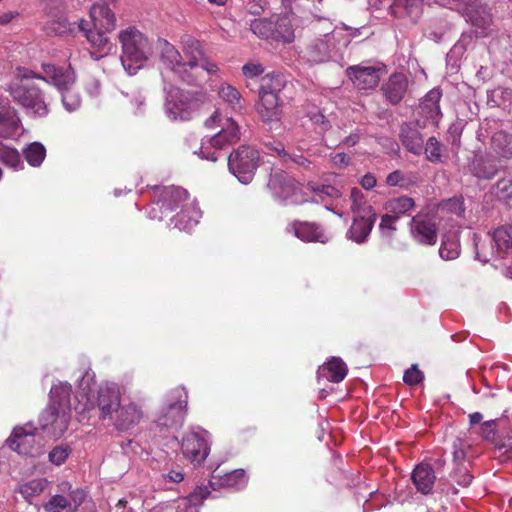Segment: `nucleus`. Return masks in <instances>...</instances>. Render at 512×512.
I'll return each mask as SVG.
<instances>
[{"mask_svg": "<svg viewBox=\"0 0 512 512\" xmlns=\"http://www.w3.org/2000/svg\"><path fill=\"white\" fill-rule=\"evenodd\" d=\"M72 388L69 384H59L51 388L50 403L39 417L42 431L54 438L61 437L70 422Z\"/></svg>", "mask_w": 512, "mask_h": 512, "instance_id": "obj_1", "label": "nucleus"}, {"mask_svg": "<svg viewBox=\"0 0 512 512\" xmlns=\"http://www.w3.org/2000/svg\"><path fill=\"white\" fill-rule=\"evenodd\" d=\"M181 43L182 51L187 59L184 61L186 69L184 82L189 85H200L207 80L208 76L217 74V65L208 60L197 39L185 35L182 37Z\"/></svg>", "mask_w": 512, "mask_h": 512, "instance_id": "obj_2", "label": "nucleus"}, {"mask_svg": "<svg viewBox=\"0 0 512 512\" xmlns=\"http://www.w3.org/2000/svg\"><path fill=\"white\" fill-rule=\"evenodd\" d=\"M119 39L122 44V65L130 75H134L151 55L150 42L136 29L122 31Z\"/></svg>", "mask_w": 512, "mask_h": 512, "instance_id": "obj_3", "label": "nucleus"}, {"mask_svg": "<svg viewBox=\"0 0 512 512\" xmlns=\"http://www.w3.org/2000/svg\"><path fill=\"white\" fill-rule=\"evenodd\" d=\"M349 40L343 29H333L321 37L312 39L303 51V57L312 64H321L335 60L346 47Z\"/></svg>", "mask_w": 512, "mask_h": 512, "instance_id": "obj_4", "label": "nucleus"}, {"mask_svg": "<svg viewBox=\"0 0 512 512\" xmlns=\"http://www.w3.org/2000/svg\"><path fill=\"white\" fill-rule=\"evenodd\" d=\"M205 101L202 93L171 86L166 90L165 113L171 120L188 121Z\"/></svg>", "mask_w": 512, "mask_h": 512, "instance_id": "obj_5", "label": "nucleus"}, {"mask_svg": "<svg viewBox=\"0 0 512 512\" xmlns=\"http://www.w3.org/2000/svg\"><path fill=\"white\" fill-rule=\"evenodd\" d=\"M10 95L28 114L45 117L49 113V100L45 92L31 82L14 83L10 86Z\"/></svg>", "mask_w": 512, "mask_h": 512, "instance_id": "obj_6", "label": "nucleus"}, {"mask_svg": "<svg viewBox=\"0 0 512 512\" xmlns=\"http://www.w3.org/2000/svg\"><path fill=\"white\" fill-rule=\"evenodd\" d=\"M229 171L243 183L252 181L260 162V153L250 145H241L228 156Z\"/></svg>", "mask_w": 512, "mask_h": 512, "instance_id": "obj_7", "label": "nucleus"}, {"mask_svg": "<svg viewBox=\"0 0 512 512\" xmlns=\"http://www.w3.org/2000/svg\"><path fill=\"white\" fill-rule=\"evenodd\" d=\"M6 445L18 454L35 457L42 451L43 438L31 423H27L14 427Z\"/></svg>", "mask_w": 512, "mask_h": 512, "instance_id": "obj_8", "label": "nucleus"}, {"mask_svg": "<svg viewBox=\"0 0 512 512\" xmlns=\"http://www.w3.org/2000/svg\"><path fill=\"white\" fill-rule=\"evenodd\" d=\"M240 138L241 132L239 125L232 118H227L221 130L208 139V145L206 146L205 143L202 144L198 154L203 159L216 162L219 158V153L216 150L233 145L237 143Z\"/></svg>", "mask_w": 512, "mask_h": 512, "instance_id": "obj_9", "label": "nucleus"}, {"mask_svg": "<svg viewBox=\"0 0 512 512\" xmlns=\"http://www.w3.org/2000/svg\"><path fill=\"white\" fill-rule=\"evenodd\" d=\"M121 403L119 389L115 386L102 385L99 387L96 396L88 397L83 405L82 411H89L98 408L99 419L110 420Z\"/></svg>", "mask_w": 512, "mask_h": 512, "instance_id": "obj_10", "label": "nucleus"}, {"mask_svg": "<svg viewBox=\"0 0 512 512\" xmlns=\"http://www.w3.org/2000/svg\"><path fill=\"white\" fill-rule=\"evenodd\" d=\"M345 73L357 89H374L378 86L382 75L385 73V65L382 63L373 65L360 63L347 67Z\"/></svg>", "mask_w": 512, "mask_h": 512, "instance_id": "obj_11", "label": "nucleus"}, {"mask_svg": "<svg viewBox=\"0 0 512 512\" xmlns=\"http://www.w3.org/2000/svg\"><path fill=\"white\" fill-rule=\"evenodd\" d=\"M268 187L275 196L290 204H301L303 199L299 198L301 191L299 183L282 170H276L270 174Z\"/></svg>", "mask_w": 512, "mask_h": 512, "instance_id": "obj_12", "label": "nucleus"}, {"mask_svg": "<svg viewBox=\"0 0 512 512\" xmlns=\"http://www.w3.org/2000/svg\"><path fill=\"white\" fill-rule=\"evenodd\" d=\"M181 450L185 458L194 465H200L208 456L210 446L208 433L205 430L187 432L181 442Z\"/></svg>", "mask_w": 512, "mask_h": 512, "instance_id": "obj_13", "label": "nucleus"}, {"mask_svg": "<svg viewBox=\"0 0 512 512\" xmlns=\"http://www.w3.org/2000/svg\"><path fill=\"white\" fill-rule=\"evenodd\" d=\"M188 393L184 387H177L170 393L166 413L160 418L164 426H182L187 415Z\"/></svg>", "mask_w": 512, "mask_h": 512, "instance_id": "obj_14", "label": "nucleus"}, {"mask_svg": "<svg viewBox=\"0 0 512 512\" xmlns=\"http://www.w3.org/2000/svg\"><path fill=\"white\" fill-rule=\"evenodd\" d=\"M354 215L352 224L347 231V237L358 244H362L367 241L377 219V214L371 206H366L363 213Z\"/></svg>", "mask_w": 512, "mask_h": 512, "instance_id": "obj_15", "label": "nucleus"}, {"mask_svg": "<svg viewBox=\"0 0 512 512\" xmlns=\"http://www.w3.org/2000/svg\"><path fill=\"white\" fill-rule=\"evenodd\" d=\"M143 418L141 407L134 403H120L119 408L115 411L109 420L118 431H128L139 424Z\"/></svg>", "mask_w": 512, "mask_h": 512, "instance_id": "obj_16", "label": "nucleus"}, {"mask_svg": "<svg viewBox=\"0 0 512 512\" xmlns=\"http://www.w3.org/2000/svg\"><path fill=\"white\" fill-rule=\"evenodd\" d=\"M413 238L425 245H434L437 241V225L428 214L415 215L410 223Z\"/></svg>", "mask_w": 512, "mask_h": 512, "instance_id": "obj_17", "label": "nucleus"}, {"mask_svg": "<svg viewBox=\"0 0 512 512\" xmlns=\"http://www.w3.org/2000/svg\"><path fill=\"white\" fill-rule=\"evenodd\" d=\"M287 231L304 242L325 244L330 239L324 228L316 222L294 220L287 226Z\"/></svg>", "mask_w": 512, "mask_h": 512, "instance_id": "obj_18", "label": "nucleus"}, {"mask_svg": "<svg viewBox=\"0 0 512 512\" xmlns=\"http://www.w3.org/2000/svg\"><path fill=\"white\" fill-rule=\"evenodd\" d=\"M462 13L467 22L481 30V35H485L492 24L490 9L479 0L467 2L462 8Z\"/></svg>", "mask_w": 512, "mask_h": 512, "instance_id": "obj_19", "label": "nucleus"}, {"mask_svg": "<svg viewBox=\"0 0 512 512\" xmlns=\"http://www.w3.org/2000/svg\"><path fill=\"white\" fill-rule=\"evenodd\" d=\"M154 192L155 196L161 200L165 211H168L169 214L180 209L186 202L192 201L189 193L181 187L157 186L154 188Z\"/></svg>", "mask_w": 512, "mask_h": 512, "instance_id": "obj_20", "label": "nucleus"}, {"mask_svg": "<svg viewBox=\"0 0 512 512\" xmlns=\"http://www.w3.org/2000/svg\"><path fill=\"white\" fill-rule=\"evenodd\" d=\"M158 48L160 49V59L163 64L184 82L186 69L180 52L165 39L158 41Z\"/></svg>", "mask_w": 512, "mask_h": 512, "instance_id": "obj_21", "label": "nucleus"}, {"mask_svg": "<svg viewBox=\"0 0 512 512\" xmlns=\"http://www.w3.org/2000/svg\"><path fill=\"white\" fill-rule=\"evenodd\" d=\"M407 87V77L402 73H394L382 84L381 91L390 104L397 105L404 98Z\"/></svg>", "mask_w": 512, "mask_h": 512, "instance_id": "obj_22", "label": "nucleus"}, {"mask_svg": "<svg viewBox=\"0 0 512 512\" xmlns=\"http://www.w3.org/2000/svg\"><path fill=\"white\" fill-rule=\"evenodd\" d=\"M46 79H50L51 83L57 87L59 91L67 90L74 86L76 77L72 68L57 67L53 64L43 63L41 65Z\"/></svg>", "mask_w": 512, "mask_h": 512, "instance_id": "obj_23", "label": "nucleus"}, {"mask_svg": "<svg viewBox=\"0 0 512 512\" xmlns=\"http://www.w3.org/2000/svg\"><path fill=\"white\" fill-rule=\"evenodd\" d=\"M411 480L419 493L429 495L433 491L436 474L429 463L421 462L413 469Z\"/></svg>", "mask_w": 512, "mask_h": 512, "instance_id": "obj_24", "label": "nucleus"}, {"mask_svg": "<svg viewBox=\"0 0 512 512\" xmlns=\"http://www.w3.org/2000/svg\"><path fill=\"white\" fill-rule=\"evenodd\" d=\"M20 119L9 101L0 98V137L9 138L17 134Z\"/></svg>", "mask_w": 512, "mask_h": 512, "instance_id": "obj_25", "label": "nucleus"}, {"mask_svg": "<svg viewBox=\"0 0 512 512\" xmlns=\"http://www.w3.org/2000/svg\"><path fill=\"white\" fill-rule=\"evenodd\" d=\"M399 139L402 145L414 155H421L424 149V138L414 123H403L400 127Z\"/></svg>", "mask_w": 512, "mask_h": 512, "instance_id": "obj_26", "label": "nucleus"}, {"mask_svg": "<svg viewBox=\"0 0 512 512\" xmlns=\"http://www.w3.org/2000/svg\"><path fill=\"white\" fill-rule=\"evenodd\" d=\"M201 211L194 200L186 202L180 210L170 219L171 224L179 230L189 231L199 222Z\"/></svg>", "mask_w": 512, "mask_h": 512, "instance_id": "obj_27", "label": "nucleus"}, {"mask_svg": "<svg viewBox=\"0 0 512 512\" xmlns=\"http://www.w3.org/2000/svg\"><path fill=\"white\" fill-rule=\"evenodd\" d=\"M256 110L264 122L279 121L282 115V105L279 96L259 94Z\"/></svg>", "mask_w": 512, "mask_h": 512, "instance_id": "obj_28", "label": "nucleus"}, {"mask_svg": "<svg viewBox=\"0 0 512 512\" xmlns=\"http://www.w3.org/2000/svg\"><path fill=\"white\" fill-rule=\"evenodd\" d=\"M216 472L215 470L209 481L210 486L214 490L217 487L241 489L247 484V476L243 469H236L224 475H220L219 473L215 474Z\"/></svg>", "mask_w": 512, "mask_h": 512, "instance_id": "obj_29", "label": "nucleus"}, {"mask_svg": "<svg viewBox=\"0 0 512 512\" xmlns=\"http://www.w3.org/2000/svg\"><path fill=\"white\" fill-rule=\"evenodd\" d=\"M108 32L100 29H89L86 32V38L91 45L90 54L95 60L105 57L112 50L113 45L106 36Z\"/></svg>", "mask_w": 512, "mask_h": 512, "instance_id": "obj_30", "label": "nucleus"}, {"mask_svg": "<svg viewBox=\"0 0 512 512\" xmlns=\"http://www.w3.org/2000/svg\"><path fill=\"white\" fill-rule=\"evenodd\" d=\"M94 29L113 31L116 27V17L105 3H96L90 9Z\"/></svg>", "mask_w": 512, "mask_h": 512, "instance_id": "obj_31", "label": "nucleus"}, {"mask_svg": "<svg viewBox=\"0 0 512 512\" xmlns=\"http://www.w3.org/2000/svg\"><path fill=\"white\" fill-rule=\"evenodd\" d=\"M348 369L341 358L332 357L319 367L318 376L333 383L341 382L347 375Z\"/></svg>", "mask_w": 512, "mask_h": 512, "instance_id": "obj_32", "label": "nucleus"}, {"mask_svg": "<svg viewBox=\"0 0 512 512\" xmlns=\"http://www.w3.org/2000/svg\"><path fill=\"white\" fill-rule=\"evenodd\" d=\"M497 426L498 419L483 422L480 426V435L486 441L494 444L496 451H498L500 455H505L507 459H511L512 447L504 443H499L497 440Z\"/></svg>", "mask_w": 512, "mask_h": 512, "instance_id": "obj_33", "label": "nucleus"}, {"mask_svg": "<svg viewBox=\"0 0 512 512\" xmlns=\"http://www.w3.org/2000/svg\"><path fill=\"white\" fill-rule=\"evenodd\" d=\"M492 240L495 245L494 253L503 258L512 249V226H501L492 233Z\"/></svg>", "mask_w": 512, "mask_h": 512, "instance_id": "obj_34", "label": "nucleus"}, {"mask_svg": "<svg viewBox=\"0 0 512 512\" xmlns=\"http://www.w3.org/2000/svg\"><path fill=\"white\" fill-rule=\"evenodd\" d=\"M422 3L423 0H395L390 8L395 17L408 16L415 21L421 14Z\"/></svg>", "mask_w": 512, "mask_h": 512, "instance_id": "obj_35", "label": "nucleus"}, {"mask_svg": "<svg viewBox=\"0 0 512 512\" xmlns=\"http://www.w3.org/2000/svg\"><path fill=\"white\" fill-rule=\"evenodd\" d=\"M441 92L439 89L430 90L421 101L419 108L421 114L427 119L435 121L440 115L439 101Z\"/></svg>", "mask_w": 512, "mask_h": 512, "instance_id": "obj_36", "label": "nucleus"}, {"mask_svg": "<svg viewBox=\"0 0 512 512\" xmlns=\"http://www.w3.org/2000/svg\"><path fill=\"white\" fill-rule=\"evenodd\" d=\"M491 149L499 157L512 159V134L497 131L491 138Z\"/></svg>", "mask_w": 512, "mask_h": 512, "instance_id": "obj_37", "label": "nucleus"}, {"mask_svg": "<svg viewBox=\"0 0 512 512\" xmlns=\"http://www.w3.org/2000/svg\"><path fill=\"white\" fill-rule=\"evenodd\" d=\"M440 257L444 260H454L460 255V242L457 232L446 233L439 249Z\"/></svg>", "mask_w": 512, "mask_h": 512, "instance_id": "obj_38", "label": "nucleus"}, {"mask_svg": "<svg viewBox=\"0 0 512 512\" xmlns=\"http://www.w3.org/2000/svg\"><path fill=\"white\" fill-rule=\"evenodd\" d=\"M286 80L281 74H267L261 79L259 94L279 96L284 89Z\"/></svg>", "mask_w": 512, "mask_h": 512, "instance_id": "obj_39", "label": "nucleus"}, {"mask_svg": "<svg viewBox=\"0 0 512 512\" xmlns=\"http://www.w3.org/2000/svg\"><path fill=\"white\" fill-rule=\"evenodd\" d=\"M415 208V201L408 196H400L392 198L385 204V209L392 215L397 216V219L402 215L408 214Z\"/></svg>", "mask_w": 512, "mask_h": 512, "instance_id": "obj_40", "label": "nucleus"}, {"mask_svg": "<svg viewBox=\"0 0 512 512\" xmlns=\"http://www.w3.org/2000/svg\"><path fill=\"white\" fill-rule=\"evenodd\" d=\"M490 193L498 200L505 204L512 202V175H508L499 179L490 188Z\"/></svg>", "mask_w": 512, "mask_h": 512, "instance_id": "obj_41", "label": "nucleus"}, {"mask_svg": "<svg viewBox=\"0 0 512 512\" xmlns=\"http://www.w3.org/2000/svg\"><path fill=\"white\" fill-rule=\"evenodd\" d=\"M471 171L472 174L479 179L490 180L497 175L498 167L491 161L476 159L472 163Z\"/></svg>", "mask_w": 512, "mask_h": 512, "instance_id": "obj_42", "label": "nucleus"}, {"mask_svg": "<svg viewBox=\"0 0 512 512\" xmlns=\"http://www.w3.org/2000/svg\"><path fill=\"white\" fill-rule=\"evenodd\" d=\"M275 29H273V39L290 43L294 39V31L290 21L286 17L277 18L273 22Z\"/></svg>", "mask_w": 512, "mask_h": 512, "instance_id": "obj_43", "label": "nucleus"}, {"mask_svg": "<svg viewBox=\"0 0 512 512\" xmlns=\"http://www.w3.org/2000/svg\"><path fill=\"white\" fill-rule=\"evenodd\" d=\"M0 162L16 171L24 167L19 152L15 148H11L0 143Z\"/></svg>", "mask_w": 512, "mask_h": 512, "instance_id": "obj_44", "label": "nucleus"}, {"mask_svg": "<svg viewBox=\"0 0 512 512\" xmlns=\"http://www.w3.org/2000/svg\"><path fill=\"white\" fill-rule=\"evenodd\" d=\"M23 155L31 166L39 167L46 157V148L39 142H33L23 150Z\"/></svg>", "mask_w": 512, "mask_h": 512, "instance_id": "obj_45", "label": "nucleus"}, {"mask_svg": "<svg viewBox=\"0 0 512 512\" xmlns=\"http://www.w3.org/2000/svg\"><path fill=\"white\" fill-rule=\"evenodd\" d=\"M47 485L48 481L46 478L32 479L22 484L19 487V492L26 500L30 501L33 497L43 493Z\"/></svg>", "mask_w": 512, "mask_h": 512, "instance_id": "obj_46", "label": "nucleus"}, {"mask_svg": "<svg viewBox=\"0 0 512 512\" xmlns=\"http://www.w3.org/2000/svg\"><path fill=\"white\" fill-rule=\"evenodd\" d=\"M273 22L267 18L254 19L250 23V30L261 39H273Z\"/></svg>", "mask_w": 512, "mask_h": 512, "instance_id": "obj_47", "label": "nucleus"}, {"mask_svg": "<svg viewBox=\"0 0 512 512\" xmlns=\"http://www.w3.org/2000/svg\"><path fill=\"white\" fill-rule=\"evenodd\" d=\"M45 512H62L71 509V501L64 495H53L47 502L43 504Z\"/></svg>", "mask_w": 512, "mask_h": 512, "instance_id": "obj_48", "label": "nucleus"}, {"mask_svg": "<svg viewBox=\"0 0 512 512\" xmlns=\"http://www.w3.org/2000/svg\"><path fill=\"white\" fill-rule=\"evenodd\" d=\"M60 92L62 94V103L69 112L75 111L81 106V97L75 91L74 86Z\"/></svg>", "mask_w": 512, "mask_h": 512, "instance_id": "obj_49", "label": "nucleus"}, {"mask_svg": "<svg viewBox=\"0 0 512 512\" xmlns=\"http://www.w3.org/2000/svg\"><path fill=\"white\" fill-rule=\"evenodd\" d=\"M153 193H154L153 201L151 204L147 205V207L145 208V211L150 219L161 221L164 218L168 217L170 214L168 211H165L161 200L159 199V197L155 196L154 191H153Z\"/></svg>", "mask_w": 512, "mask_h": 512, "instance_id": "obj_50", "label": "nucleus"}, {"mask_svg": "<svg viewBox=\"0 0 512 512\" xmlns=\"http://www.w3.org/2000/svg\"><path fill=\"white\" fill-rule=\"evenodd\" d=\"M470 449L471 445L463 439L457 438L453 442V461L457 466H459L465 461L467 457V452Z\"/></svg>", "mask_w": 512, "mask_h": 512, "instance_id": "obj_51", "label": "nucleus"}, {"mask_svg": "<svg viewBox=\"0 0 512 512\" xmlns=\"http://www.w3.org/2000/svg\"><path fill=\"white\" fill-rule=\"evenodd\" d=\"M423 151L430 162L441 161V143L435 137L428 138Z\"/></svg>", "mask_w": 512, "mask_h": 512, "instance_id": "obj_52", "label": "nucleus"}, {"mask_svg": "<svg viewBox=\"0 0 512 512\" xmlns=\"http://www.w3.org/2000/svg\"><path fill=\"white\" fill-rule=\"evenodd\" d=\"M440 209L442 211L455 214V215H462L465 208H464V201L460 197H453L447 200H444L439 205Z\"/></svg>", "mask_w": 512, "mask_h": 512, "instance_id": "obj_53", "label": "nucleus"}, {"mask_svg": "<svg viewBox=\"0 0 512 512\" xmlns=\"http://www.w3.org/2000/svg\"><path fill=\"white\" fill-rule=\"evenodd\" d=\"M219 96L233 107H240L241 95L239 91L231 85H222L219 90Z\"/></svg>", "mask_w": 512, "mask_h": 512, "instance_id": "obj_54", "label": "nucleus"}, {"mask_svg": "<svg viewBox=\"0 0 512 512\" xmlns=\"http://www.w3.org/2000/svg\"><path fill=\"white\" fill-rule=\"evenodd\" d=\"M397 216L390 214L388 211L381 217L379 229L384 237L391 238L396 231Z\"/></svg>", "mask_w": 512, "mask_h": 512, "instance_id": "obj_55", "label": "nucleus"}, {"mask_svg": "<svg viewBox=\"0 0 512 512\" xmlns=\"http://www.w3.org/2000/svg\"><path fill=\"white\" fill-rule=\"evenodd\" d=\"M308 187L321 199L324 197L339 198L341 196L340 190L332 185L308 184Z\"/></svg>", "mask_w": 512, "mask_h": 512, "instance_id": "obj_56", "label": "nucleus"}, {"mask_svg": "<svg viewBox=\"0 0 512 512\" xmlns=\"http://www.w3.org/2000/svg\"><path fill=\"white\" fill-rule=\"evenodd\" d=\"M210 494L207 487H197L193 493H191L189 497L190 505H188L184 512H199L196 504L197 502L202 501Z\"/></svg>", "mask_w": 512, "mask_h": 512, "instance_id": "obj_57", "label": "nucleus"}, {"mask_svg": "<svg viewBox=\"0 0 512 512\" xmlns=\"http://www.w3.org/2000/svg\"><path fill=\"white\" fill-rule=\"evenodd\" d=\"M423 379L424 374L418 369L417 364H413L409 369H407L403 376L404 383L409 386H415L421 383Z\"/></svg>", "mask_w": 512, "mask_h": 512, "instance_id": "obj_58", "label": "nucleus"}, {"mask_svg": "<svg viewBox=\"0 0 512 512\" xmlns=\"http://www.w3.org/2000/svg\"><path fill=\"white\" fill-rule=\"evenodd\" d=\"M364 198H365L364 194L362 193V191L359 188L354 187L351 189L350 199L352 201L351 211L353 214L363 213V210L366 208L363 206Z\"/></svg>", "mask_w": 512, "mask_h": 512, "instance_id": "obj_59", "label": "nucleus"}, {"mask_svg": "<svg viewBox=\"0 0 512 512\" xmlns=\"http://www.w3.org/2000/svg\"><path fill=\"white\" fill-rule=\"evenodd\" d=\"M308 116L319 133H325L330 129V121L320 111L310 112Z\"/></svg>", "mask_w": 512, "mask_h": 512, "instance_id": "obj_60", "label": "nucleus"}, {"mask_svg": "<svg viewBox=\"0 0 512 512\" xmlns=\"http://www.w3.org/2000/svg\"><path fill=\"white\" fill-rule=\"evenodd\" d=\"M69 455V449L63 446H57L49 453V460L55 465H61Z\"/></svg>", "mask_w": 512, "mask_h": 512, "instance_id": "obj_61", "label": "nucleus"}, {"mask_svg": "<svg viewBox=\"0 0 512 512\" xmlns=\"http://www.w3.org/2000/svg\"><path fill=\"white\" fill-rule=\"evenodd\" d=\"M454 478L458 485L462 487H467L472 482L473 476L468 472L466 468H461L457 466L455 469Z\"/></svg>", "mask_w": 512, "mask_h": 512, "instance_id": "obj_62", "label": "nucleus"}, {"mask_svg": "<svg viewBox=\"0 0 512 512\" xmlns=\"http://www.w3.org/2000/svg\"><path fill=\"white\" fill-rule=\"evenodd\" d=\"M71 501V511H75L86 498V493L82 489H75L70 491L69 495L66 496Z\"/></svg>", "mask_w": 512, "mask_h": 512, "instance_id": "obj_63", "label": "nucleus"}, {"mask_svg": "<svg viewBox=\"0 0 512 512\" xmlns=\"http://www.w3.org/2000/svg\"><path fill=\"white\" fill-rule=\"evenodd\" d=\"M17 77L21 80L20 83H24L23 82L24 80L26 82H29L30 79H41L47 83L49 82V80H47L45 76L37 74V73L33 72L32 70H29L26 68H18L17 69Z\"/></svg>", "mask_w": 512, "mask_h": 512, "instance_id": "obj_64", "label": "nucleus"}]
</instances>
